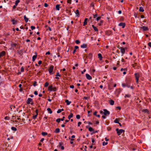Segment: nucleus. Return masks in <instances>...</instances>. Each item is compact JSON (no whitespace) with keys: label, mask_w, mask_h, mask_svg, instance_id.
Segmentation results:
<instances>
[{"label":"nucleus","mask_w":151,"mask_h":151,"mask_svg":"<svg viewBox=\"0 0 151 151\" xmlns=\"http://www.w3.org/2000/svg\"><path fill=\"white\" fill-rule=\"evenodd\" d=\"M116 131L117 132V133L118 135H120L122 132H125L124 130L122 129H119L118 128L116 129Z\"/></svg>","instance_id":"obj_1"},{"label":"nucleus","mask_w":151,"mask_h":151,"mask_svg":"<svg viewBox=\"0 0 151 151\" xmlns=\"http://www.w3.org/2000/svg\"><path fill=\"white\" fill-rule=\"evenodd\" d=\"M134 76L136 79V82L138 83L139 81V74L138 73H135L134 74Z\"/></svg>","instance_id":"obj_2"},{"label":"nucleus","mask_w":151,"mask_h":151,"mask_svg":"<svg viewBox=\"0 0 151 151\" xmlns=\"http://www.w3.org/2000/svg\"><path fill=\"white\" fill-rule=\"evenodd\" d=\"M54 69L53 66L51 65L50 66V68L48 69L49 73L50 74H52L53 73H52Z\"/></svg>","instance_id":"obj_3"},{"label":"nucleus","mask_w":151,"mask_h":151,"mask_svg":"<svg viewBox=\"0 0 151 151\" xmlns=\"http://www.w3.org/2000/svg\"><path fill=\"white\" fill-rule=\"evenodd\" d=\"M140 28L142 29L143 31H146L149 30V28L147 27L143 26L142 25L141 27H140Z\"/></svg>","instance_id":"obj_4"},{"label":"nucleus","mask_w":151,"mask_h":151,"mask_svg":"<svg viewBox=\"0 0 151 151\" xmlns=\"http://www.w3.org/2000/svg\"><path fill=\"white\" fill-rule=\"evenodd\" d=\"M103 110L104 111L103 114L105 115L106 116L110 114V112L107 111L106 109H104Z\"/></svg>","instance_id":"obj_5"},{"label":"nucleus","mask_w":151,"mask_h":151,"mask_svg":"<svg viewBox=\"0 0 151 151\" xmlns=\"http://www.w3.org/2000/svg\"><path fill=\"white\" fill-rule=\"evenodd\" d=\"M119 49L120 50L122 54V55L125 53V49L122 47H120L119 48Z\"/></svg>","instance_id":"obj_6"},{"label":"nucleus","mask_w":151,"mask_h":151,"mask_svg":"<svg viewBox=\"0 0 151 151\" xmlns=\"http://www.w3.org/2000/svg\"><path fill=\"white\" fill-rule=\"evenodd\" d=\"M6 52L4 51H2L0 52V58L2 57L5 56L6 55Z\"/></svg>","instance_id":"obj_7"},{"label":"nucleus","mask_w":151,"mask_h":151,"mask_svg":"<svg viewBox=\"0 0 151 151\" xmlns=\"http://www.w3.org/2000/svg\"><path fill=\"white\" fill-rule=\"evenodd\" d=\"M35 54V55H33L32 57V60L33 62H34L37 58V53L36 52Z\"/></svg>","instance_id":"obj_8"},{"label":"nucleus","mask_w":151,"mask_h":151,"mask_svg":"<svg viewBox=\"0 0 151 151\" xmlns=\"http://www.w3.org/2000/svg\"><path fill=\"white\" fill-rule=\"evenodd\" d=\"M32 101V99L30 98H28L27 101V104H30V102H31Z\"/></svg>","instance_id":"obj_9"},{"label":"nucleus","mask_w":151,"mask_h":151,"mask_svg":"<svg viewBox=\"0 0 151 151\" xmlns=\"http://www.w3.org/2000/svg\"><path fill=\"white\" fill-rule=\"evenodd\" d=\"M130 83V81H126V87L128 88H129L130 87V85L129 83Z\"/></svg>","instance_id":"obj_10"},{"label":"nucleus","mask_w":151,"mask_h":151,"mask_svg":"<svg viewBox=\"0 0 151 151\" xmlns=\"http://www.w3.org/2000/svg\"><path fill=\"white\" fill-rule=\"evenodd\" d=\"M86 76L87 79L90 80L92 79L91 77L88 74H86Z\"/></svg>","instance_id":"obj_11"},{"label":"nucleus","mask_w":151,"mask_h":151,"mask_svg":"<svg viewBox=\"0 0 151 151\" xmlns=\"http://www.w3.org/2000/svg\"><path fill=\"white\" fill-rule=\"evenodd\" d=\"M119 25L120 26L122 27V28H124L125 27V24L124 23L121 22L119 24Z\"/></svg>","instance_id":"obj_12"},{"label":"nucleus","mask_w":151,"mask_h":151,"mask_svg":"<svg viewBox=\"0 0 151 151\" xmlns=\"http://www.w3.org/2000/svg\"><path fill=\"white\" fill-rule=\"evenodd\" d=\"M142 112L145 113H146L147 114H149V111L147 109H144L142 110Z\"/></svg>","instance_id":"obj_13"},{"label":"nucleus","mask_w":151,"mask_h":151,"mask_svg":"<svg viewBox=\"0 0 151 151\" xmlns=\"http://www.w3.org/2000/svg\"><path fill=\"white\" fill-rule=\"evenodd\" d=\"M77 17H79L80 16V14L79 13V11L78 9H77L76 11V12H75Z\"/></svg>","instance_id":"obj_14"},{"label":"nucleus","mask_w":151,"mask_h":151,"mask_svg":"<svg viewBox=\"0 0 151 151\" xmlns=\"http://www.w3.org/2000/svg\"><path fill=\"white\" fill-rule=\"evenodd\" d=\"M98 58L100 60H102V55L100 53H99L98 54Z\"/></svg>","instance_id":"obj_15"},{"label":"nucleus","mask_w":151,"mask_h":151,"mask_svg":"<svg viewBox=\"0 0 151 151\" xmlns=\"http://www.w3.org/2000/svg\"><path fill=\"white\" fill-rule=\"evenodd\" d=\"M88 20L87 18H85L83 22V26H84L87 24V21Z\"/></svg>","instance_id":"obj_16"},{"label":"nucleus","mask_w":151,"mask_h":151,"mask_svg":"<svg viewBox=\"0 0 151 151\" xmlns=\"http://www.w3.org/2000/svg\"><path fill=\"white\" fill-rule=\"evenodd\" d=\"M87 47L86 44H83L82 45H81V47L82 48H86Z\"/></svg>","instance_id":"obj_17"},{"label":"nucleus","mask_w":151,"mask_h":151,"mask_svg":"<svg viewBox=\"0 0 151 151\" xmlns=\"http://www.w3.org/2000/svg\"><path fill=\"white\" fill-rule=\"evenodd\" d=\"M60 132V129L59 128H58L55 129L54 131V132L55 133H59Z\"/></svg>","instance_id":"obj_18"},{"label":"nucleus","mask_w":151,"mask_h":151,"mask_svg":"<svg viewBox=\"0 0 151 151\" xmlns=\"http://www.w3.org/2000/svg\"><path fill=\"white\" fill-rule=\"evenodd\" d=\"M24 19L26 22H28V19L26 17V15L24 16Z\"/></svg>","instance_id":"obj_19"},{"label":"nucleus","mask_w":151,"mask_h":151,"mask_svg":"<svg viewBox=\"0 0 151 151\" xmlns=\"http://www.w3.org/2000/svg\"><path fill=\"white\" fill-rule=\"evenodd\" d=\"M87 57L89 59H90L92 57V54L91 53H90L88 54Z\"/></svg>","instance_id":"obj_20"},{"label":"nucleus","mask_w":151,"mask_h":151,"mask_svg":"<svg viewBox=\"0 0 151 151\" xmlns=\"http://www.w3.org/2000/svg\"><path fill=\"white\" fill-rule=\"evenodd\" d=\"M92 27H93V29L95 31H98V29L96 27L94 26V25H92Z\"/></svg>","instance_id":"obj_21"},{"label":"nucleus","mask_w":151,"mask_h":151,"mask_svg":"<svg viewBox=\"0 0 151 151\" xmlns=\"http://www.w3.org/2000/svg\"><path fill=\"white\" fill-rule=\"evenodd\" d=\"M47 110L50 114H51L52 113V111L50 108H48L47 109Z\"/></svg>","instance_id":"obj_22"},{"label":"nucleus","mask_w":151,"mask_h":151,"mask_svg":"<svg viewBox=\"0 0 151 151\" xmlns=\"http://www.w3.org/2000/svg\"><path fill=\"white\" fill-rule=\"evenodd\" d=\"M12 22L13 24H15L17 22V21L13 19L12 20Z\"/></svg>","instance_id":"obj_23"},{"label":"nucleus","mask_w":151,"mask_h":151,"mask_svg":"<svg viewBox=\"0 0 151 151\" xmlns=\"http://www.w3.org/2000/svg\"><path fill=\"white\" fill-rule=\"evenodd\" d=\"M73 116V114L70 113V115L68 116V118L70 119L71 118H72Z\"/></svg>","instance_id":"obj_24"},{"label":"nucleus","mask_w":151,"mask_h":151,"mask_svg":"<svg viewBox=\"0 0 151 151\" xmlns=\"http://www.w3.org/2000/svg\"><path fill=\"white\" fill-rule=\"evenodd\" d=\"M65 102L66 103V104L67 105H69L71 103V102L69 101L68 100H65Z\"/></svg>","instance_id":"obj_25"},{"label":"nucleus","mask_w":151,"mask_h":151,"mask_svg":"<svg viewBox=\"0 0 151 151\" xmlns=\"http://www.w3.org/2000/svg\"><path fill=\"white\" fill-rule=\"evenodd\" d=\"M52 85H50L48 87V90L50 91H52Z\"/></svg>","instance_id":"obj_26"},{"label":"nucleus","mask_w":151,"mask_h":151,"mask_svg":"<svg viewBox=\"0 0 151 151\" xmlns=\"http://www.w3.org/2000/svg\"><path fill=\"white\" fill-rule=\"evenodd\" d=\"M60 6L59 4H57L56 6V8L57 10H60Z\"/></svg>","instance_id":"obj_27"},{"label":"nucleus","mask_w":151,"mask_h":151,"mask_svg":"<svg viewBox=\"0 0 151 151\" xmlns=\"http://www.w3.org/2000/svg\"><path fill=\"white\" fill-rule=\"evenodd\" d=\"M139 11L140 12H143L144 11V9H143V8L142 7H140L139 8Z\"/></svg>","instance_id":"obj_28"},{"label":"nucleus","mask_w":151,"mask_h":151,"mask_svg":"<svg viewBox=\"0 0 151 151\" xmlns=\"http://www.w3.org/2000/svg\"><path fill=\"white\" fill-rule=\"evenodd\" d=\"M114 101L112 100H111L110 101L109 103L110 104L113 105L114 104Z\"/></svg>","instance_id":"obj_29"},{"label":"nucleus","mask_w":151,"mask_h":151,"mask_svg":"<svg viewBox=\"0 0 151 151\" xmlns=\"http://www.w3.org/2000/svg\"><path fill=\"white\" fill-rule=\"evenodd\" d=\"M20 2V1L19 0H17L15 1V4L16 6H17L18 4Z\"/></svg>","instance_id":"obj_30"},{"label":"nucleus","mask_w":151,"mask_h":151,"mask_svg":"<svg viewBox=\"0 0 151 151\" xmlns=\"http://www.w3.org/2000/svg\"><path fill=\"white\" fill-rule=\"evenodd\" d=\"M88 130L90 132H92L94 131V130L91 127H90L88 128Z\"/></svg>","instance_id":"obj_31"},{"label":"nucleus","mask_w":151,"mask_h":151,"mask_svg":"<svg viewBox=\"0 0 151 151\" xmlns=\"http://www.w3.org/2000/svg\"><path fill=\"white\" fill-rule=\"evenodd\" d=\"M42 134L43 136H44L47 135V133L46 132H42Z\"/></svg>","instance_id":"obj_32"},{"label":"nucleus","mask_w":151,"mask_h":151,"mask_svg":"<svg viewBox=\"0 0 151 151\" xmlns=\"http://www.w3.org/2000/svg\"><path fill=\"white\" fill-rule=\"evenodd\" d=\"M114 122L118 124L119 122V120L117 119H116L114 121Z\"/></svg>","instance_id":"obj_33"},{"label":"nucleus","mask_w":151,"mask_h":151,"mask_svg":"<svg viewBox=\"0 0 151 151\" xmlns=\"http://www.w3.org/2000/svg\"><path fill=\"white\" fill-rule=\"evenodd\" d=\"M11 129L12 130L14 131H16L17 130V129L14 127H11Z\"/></svg>","instance_id":"obj_34"},{"label":"nucleus","mask_w":151,"mask_h":151,"mask_svg":"<svg viewBox=\"0 0 151 151\" xmlns=\"http://www.w3.org/2000/svg\"><path fill=\"white\" fill-rule=\"evenodd\" d=\"M48 85H49V83L47 82H46L45 84V85H44L45 87H47V86H48Z\"/></svg>","instance_id":"obj_35"},{"label":"nucleus","mask_w":151,"mask_h":151,"mask_svg":"<svg viewBox=\"0 0 151 151\" xmlns=\"http://www.w3.org/2000/svg\"><path fill=\"white\" fill-rule=\"evenodd\" d=\"M60 119V118H58L56 120V122H57L58 123H59L60 122L61 120Z\"/></svg>","instance_id":"obj_36"},{"label":"nucleus","mask_w":151,"mask_h":151,"mask_svg":"<svg viewBox=\"0 0 151 151\" xmlns=\"http://www.w3.org/2000/svg\"><path fill=\"white\" fill-rule=\"evenodd\" d=\"M101 18V17H98L96 18V20L98 22L99 20Z\"/></svg>","instance_id":"obj_37"},{"label":"nucleus","mask_w":151,"mask_h":151,"mask_svg":"<svg viewBox=\"0 0 151 151\" xmlns=\"http://www.w3.org/2000/svg\"><path fill=\"white\" fill-rule=\"evenodd\" d=\"M56 90H57V89L55 87H52V91H56Z\"/></svg>","instance_id":"obj_38"},{"label":"nucleus","mask_w":151,"mask_h":151,"mask_svg":"<svg viewBox=\"0 0 151 151\" xmlns=\"http://www.w3.org/2000/svg\"><path fill=\"white\" fill-rule=\"evenodd\" d=\"M108 144V142H103V145L104 146L105 145H106Z\"/></svg>","instance_id":"obj_39"},{"label":"nucleus","mask_w":151,"mask_h":151,"mask_svg":"<svg viewBox=\"0 0 151 151\" xmlns=\"http://www.w3.org/2000/svg\"><path fill=\"white\" fill-rule=\"evenodd\" d=\"M80 116L78 114L76 115V118L78 119H80Z\"/></svg>","instance_id":"obj_40"},{"label":"nucleus","mask_w":151,"mask_h":151,"mask_svg":"<svg viewBox=\"0 0 151 151\" xmlns=\"http://www.w3.org/2000/svg\"><path fill=\"white\" fill-rule=\"evenodd\" d=\"M37 116V114H36L35 115L33 116L32 117L33 119H35L36 118Z\"/></svg>","instance_id":"obj_41"},{"label":"nucleus","mask_w":151,"mask_h":151,"mask_svg":"<svg viewBox=\"0 0 151 151\" xmlns=\"http://www.w3.org/2000/svg\"><path fill=\"white\" fill-rule=\"evenodd\" d=\"M125 97H127L128 98H129L130 97V95L129 94H126L125 95Z\"/></svg>","instance_id":"obj_42"},{"label":"nucleus","mask_w":151,"mask_h":151,"mask_svg":"<svg viewBox=\"0 0 151 151\" xmlns=\"http://www.w3.org/2000/svg\"><path fill=\"white\" fill-rule=\"evenodd\" d=\"M75 42L77 44H79L80 43V41L78 40H76Z\"/></svg>","instance_id":"obj_43"},{"label":"nucleus","mask_w":151,"mask_h":151,"mask_svg":"<svg viewBox=\"0 0 151 151\" xmlns=\"http://www.w3.org/2000/svg\"><path fill=\"white\" fill-rule=\"evenodd\" d=\"M21 72H23L24 71V69L23 67H22L21 68Z\"/></svg>","instance_id":"obj_44"},{"label":"nucleus","mask_w":151,"mask_h":151,"mask_svg":"<svg viewBox=\"0 0 151 151\" xmlns=\"http://www.w3.org/2000/svg\"><path fill=\"white\" fill-rule=\"evenodd\" d=\"M31 28L32 30H33L35 28L34 26H32L31 27Z\"/></svg>","instance_id":"obj_45"},{"label":"nucleus","mask_w":151,"mask_h":151,"mask_svg":"<svg viewBox=\"0 0 151 151\" xmlns=\"http://www.w3.org/2000/svg\"><path fill=\"white\" fill-rule=\"evenodd\" d=\"M4 119L5 120H9V117L8 116H6L4 118Z\"/></svg>","instance_id":"obj_46"},{"label":"nucleus","mask_w":151,"mask_h":151,"mask_svg":"<svg viewBox=\"0 0 151 151\" xmlns=\"http://www.w3.org/2000/svg\"><path fill=\"white\" fill-rule=\"evenodd\" d=\"M56 76H58L59 77H60L61 76L59 74V72H57L56 73V74L55 75Z\"/></svg>","instance_id":"obj_47"},{"label":"nucleus","mask_w":151,"mask_h":151,"mask_svg":"<svg viewBox=\"0 0 151 151\" xmlns=\"http://www.w3.org/2000/svg\"><path fill=\"white\" fill-rule=\"evenodd\" d=\"M37 83V82L36 81H35L34 82L33 84V85L34 86H35L37 85H36Z\"/></svg>","instance_id":"obj_48"},{"label":"nucleus","mask_w":151,"mask_h":151,"mask_svg":"<svg viewBox=\"0 0 151 151\" xmlns=\"http://www.w3.org/2000/svg\"><path fill=\"white\" fill-rule=\"evenodd\" d=\"M134 16L135 18H138L139 17L138 16L137 14L136 13L134 14Z\"/></svg>","instance_id":"obj_49"},{"label":"nucleus","mask_w":151,"mask_h":151,"mask_svg":"<svg viewBox=\"0 0 151 151\" xmlns=\"http://www.w3.org/2000/svg\"><path fill=\"white\" fill-rule=\"evenodd\" d=\"M60 109H59L57 111V113L58 114L60 113L61 112Z\"/></svg>","instance_id":"obj_50"},{"label":"nucleus","mask_w":151,"mask_h":151,"mask_svg":"<svg viewBox=\"0 0 151 151\" xmlns=\"http://www.w3.org/2000/svg\"><path fill=\"white\" fill-rule=\"evenodd\" d=\"M122 86L124 88L125 87H126V85L125 83H122Z\"/></svg>","instance_id":"obj_51"},{"label":"nucleus","mask_w":151,"mask_h":151,"mask_svg":"<svg viewBox=\"0 0 151 151\" xmlns=\"http://www.w3.org/2000/svg\"><path fill=\"white\" fill-rule=\"evenodd\" d=\"M71 0H68L67 1V3H68L71 4Z\"/></svg>","instance_id":"obj_52"},{"label":"nucleus","mask_w":151,"mask_h":151,"mask_svg":"<svg viewBox=\"0 0 151 151\" xmlns=\"http://www.w3.org/2000/svg\"><path fill=\"white\" fill-rule=\"evenodd\" d=\"M44 6L45 7H47L48 6V5L47 3H45L44 4Z\"/></svg>","instance_id":"obj_53"},{"label":"nucleus","mask_w":151,"mask_h":151,"mask_svg":"<svg viewBox=\"0 0 151 151\" xmlns=\"http://www.w3.org/2000/svg\"><path fill=\"white\" fill-rule=\"evenodd\" d=\"M73 132V131L72 129H71L70 131V133L71 134H72Z\"/></svg>","instance_id":"obj_54"},{"label":"nucleus","mask_w":151,"mask_h":151,"mask_svg":"<svg viewBox=\"0 0 151 151\" xmlns=\"http://www.w3.org/2000/svg\"><path fill=\"white\" fill-rule=\"evenodd\" d=\"M81 124V122H79L78 124V126L79 127L80 125Z\"/></svg>","instance_id":"obj_55"},{"label":"nucleus","mask_w":151,"mask_h":151,"mask_svg":"<svg viewBox=\"0 0 151 151\" xmlns=\"http://www.w3.org/2000/svg\"><path fill=\"white\" fill-rule=\"evenodd\" d=\"M65 118V116H63V118L62 119H60L62 121H63L64 120Z\"/></svg>","instance_id":"obj_56"},{"label":"nucleus","mask_w":151,"mask_h":151,"mask_svg":"<svg viewBox=\"0 0 151 151\" xmlns=\"http://www.w3.org/2000/svg\"><path fill=\"white\" fill-rule=\"evenodd\" d=\"M42 63V61L41 60L39 61L38 62V64L39 65H40Z\"/></svg>","instance_id":"obj_57"},{"label":"nucleus","mask_w":151,"mask_h":151,"mask_svg":"<svg viewBox=\"0 0 151 151\" xmlns=\"http://www.w3.org/2000/svg\"><path fill=\"white\" fill-rule=\"evenodd\" d=\"M35 112L36 113V114H37L38 115V109H36L35 110Z\"/></svg>","instance_id":"obj_58"},{"label":"nucleus","mask_w":151,"mask_h":151,"mask_svg":"<svg viewBox=\"0 0 151 151\" xmlns=\"http://www.w3.org/2000/svg\"><path fill=\"white\" fill-rule=\"evenodd\" d=\"M74 48H75L74 49L76 50V49H77L78 48V47L77 46H76Z\"/></svg>","instance_id":"obj_59"},{"label":"nucleus","mask_w":151,"mask_h":151,"mask_svg":"<svg viewBox=\"0 0 151 151\" xmlns=\"http://www.w3.org/2000/svg\"><path fill=\"white\" fill-rule=\"evenodd\" d=\"M50 52L48 51L45 54H46V55H50Z\"/></svg>","instance_id":"obj_60"},{"label":"nucleus","mask_w":151,"mask_h":151,"mask_svg":"<svg viewBox=\"0 0 151 151\" xmlns=\"http://www.w3.org/2000/svg\"><path fill=\"white\" fill-rule=\"evenodd\" d=\"M93 15L94 18H95L97 16V14H96L95 15L93 14Z\"/></svg>","instance_id":"obj_61"},{"label":"nucleus","mask_w":151,"mask_h":151,"mask_svg":"<svg viewBox=\"0 0 151 151\" xmlns=\"http://www.w3.org/2000/svg\"><path fill=\"white\" fill-rule=\"evenodd\" d=\"M97 111H95L94 112V113H93V114L95 115V116H96V114L97 113Z\"/></svg>","instance_id":"obj_62"},{"label":"nucleus","mask_w":151,"mask_h":151,"mask_svg":"<svg viewBox=\"0 0 151 151\" xmlns=\"http://www.w3.org/2000/svg\"><path fill=\"white\" fill-rule=\"evenodd\" d=\"M148 45L150 47H151V42H149L148 43Z\"/></svg>","instance_id":"obj_63"},{"label":"nucleus","mask_w":151,"mask_h":151,"mask_svg":"<svg viewBox=\"0 0 151 151\" xmlns=\"http://www.w3.org/2000/svg\"><path fill=\"white\" fill-rule=\"evenodd\" d=\"M34 93L35 95H37L38 94L37 92L36 91L34 92Z\"/></svg>","instance_id":"obj_64"}]
</instances>
